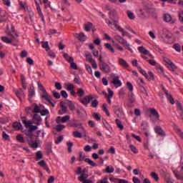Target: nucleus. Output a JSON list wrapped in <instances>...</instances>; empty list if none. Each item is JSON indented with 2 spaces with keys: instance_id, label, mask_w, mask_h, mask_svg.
I'll return each instance as SVG.
<instances>
[{
  "instance_id": "32",
  "label": "nucleus",
  "mask_w": 183,
  "mask_h": 183,
  "mask_svg": "<svg viewBox=\"0 0 183 183\" xmlns=\"http://www.w3.org/2000/svg\"><path fill=\"white\" fill-rule=\"evenodd\" d=\"M77 95L79 98H82L84 95H85V90L82 88H79L77 89Z\"/></svg>"
},
{
  "instance_id": "37",
  "label": "nucleus",
  "mask_w": 183,
  "mask_h": 183,
  "mask_svg": "<svg viewBox=\"0 0 183 183\" xmlns=\"http://www.w3.org/2000/svg\"><path fill=\"white\" fill-rule=\"evenodd\" d=\"M150 175L152 178H154L156 182H158L159 181V177L158 176V174H157L156 172H152Z\"/></svg>"
},
{
  "instance_id": "27",
  "label": "nucleus",
  "mask_w": 183,
  "mask_h": 183,
  "mask_svg": "<svg viewBox=\"0 0 183 183\" xmlns=\"http://www.w3.org/2000/svg\"><path fill=\"white\" fill-rule=\"evenodd\" d=\"M84 162L91 165L92 167H98V164L95 163L94 161L91 160L89 158H86Z\"/></svg>"
},
{
  "instance_id": "29",
  "label": "nucleus",
  "mask_w": 183,
  "mask_h": 183,
  "mask_svg": "<svg viewBox=\"0 0 183 183\" xmlns=\"http://www.w3.org/2000/svg\"><path fill=\"white\" fill-rule=\"evenodd\" d=\"M115 171V169L112 166H107L104 170V172L107 174H112Z\"/></svg>"
},
{
  "instance_id": "21",
  "label": "nucleus",
  "mask_w": 183,
  "mask_h": 183,
  "mask_svg": "<svg viewBox=\"0 0 183 183\" xmlns=\"http://www.w3.org/2000/svg\"><path fill=\"white\" fill-rule=\"evenodd\" d=\"M173 128L175 132L177 134V135H179V137L183 139V132L182 131H181V129H179L178 126H177V124H173Z\"/></svg>"
},
{
  "instance_id": "19",
  "label": "nucleus",
  "mask_w": 183,
  "mask_h": 183,
  "mask_svg": "<svg viewBox=\"0 0 183 183\" xmlns=\"http://www.w3.org/2000/svg\"><path fill=\"white\" fill-rule=\"evenodd\" d=\"M149 112L151 115L156 117V121H159V114L158 113V111L155 109H150Z\"/></svg>"
},
{
  "instance_id": "34",
  "label": "nucleus",
  "mask_w": 183,
  "mask_h": 183,
  "mask_svg": "<svg viewBox=\"0 0 183 183\" xmlns=\"http://www.w3.org/2000/svg\"><path fill=\"white\" fill-rule=\"evenodd\" d=\"M126 14L129 19H132V20L135 19V14H134V13L132 12L131 11L129 10L127 11Z\"/></svg>"
},
{
  "instance_id": "47",
  "label": "nucleus",
  "mask_w": 183,
  "mask_h": 183,
  "mask_svg": "<svg viewBox=\"0 0 183 183\" xmlns=\"http://www.w3.org/2000/svg\"><path fill=\"white\" fill-rule=\"evenodd\" d=\"M66 89L67 91H72V90L75 89V86H74V84H68L66 85Z\"/></svg>"
},
{
  "instance_id": "49",
  "label": "nucleus",
  "mask_w": 183,
  "mask_h": 183,
  "mask_svg": "<svg viewBox=\"0 0 183 183\" xmlns=\"http://www.w3.org/2000/svg\"><path fill=\"white\" fill-rule=\"evenodd\" d=\"M79 161L81 162L83 159H85V154L84 152H79Z\"/></svg>"
},
{
  "instance_id": "55",
  "label": "nucleus",
  "mask_w": 183,
  "mask_h": 183,
  "mask_svg": "<svg viewBox=\"0 0 183 183\" xmlns=\"http://www.w3.org/2000/svg\"><path fill=\"white\" fill-rule=\"evenodd\" d=\"M56 89H58L59 91H61L62 89V84L61 83L56 81L54 85Z\"/></svg>"
},
{
  "instance_id": "30",
  "label": "nucleus",
  "mask_w": 183,
  "mask_h": 183,
  "mask_svg": "<svg viewBox=\"0 0 183 183\" xmlns=\"http://www.w3.org/2000/svg\"><path fill=\"white\" fill-rule=\"evenodd\" d=\"M68 112V108L66 106L61 107V110L58 111L59 115H64V114H66Z\"/></svg>"
},
{
  "instance_id": "58",
  "label": "nucleus",
  "mask_w": 183,
  "mask_h": 183,
  "mask_svg": "<svg viewBox=\"0 0 183 183\" xmlns=\"http://www.w3.org/2000/svg\"><path fill=\"white\" fill-rule=\"evenodd\" d=\"M29 145H30V147H31V148L36 149V148H38V147H39V143H38V142H33Z\"/></svg>"
},
{
  "instance_id": "42",
  "label": "nucleus",
  "mask_w": 183,
  "mask_h": 183,
  "mask_svg": "<svg viewBox=\"0 0 183 183\" xmlns=\"http://www.w3.org/2000/svg\"><path fill=\"white\" fill-rule=\"evenodd\" d=\"M103 111L105 112L106 115L107 117H111V114H109V110H108V108H107V104H103Z\"/></svg>"
},
{
  "instance_id": "54",
  "label": "nucleus",
  "mask_w": 183,
  "mask_h": 183,
  "mask_svg": "<svg viewBox=\"0 0 183 183\" xmlns=\"http://www.w3.org/2000/svg\"><path fill=\"white\" fill-rule=\"evenodd\" d=\"M148 74H149V78H147L148 81H154V79H155L154 73H152V71H149Z\"/></svg>"
},
{
  "instance_id": "22",
  "label": "nucleus",
  "mask_w": 183,
  "mask_h": 183,
  "mask_svg": "<svg viewBox=\"0 0 183 183\" xmlns=\"http://www.w3.org/2000/svg\"><path fill=\"white\" fill-rule=\"evenodd\" d=\"M68 62L70 63V66L71 68H72V69H78V66L76 65V63L74 62V58H69Z\"/></svg>"
},
{
  "instance_id": "20",
  "label": "nucleus",
  "mask_w": 183,
  "mask_h": 183,
  "mask_svg": "<svg viewBox=\"0 0 183 183\" xmlns=\"http://www.w3.org/2000/svg\"><path fill=\"white\" fill-rule=\"evenodd\" d=\"M26 135L27 137L29 145H30L34 142V134H32V132H29L28 133H26Z\"/></svg>"
},
{
  "instance_id": "48",
  "label": "nucleus",
  "mask_w": 183,
  "mask_h": 183,
  "mask_svg": "<svg viewBox=\"0 0 183 183\" xmlns=\"http://www.w3.org/2000/svg\"><path fill=\"white\" fill-rule=\"evenodd\" d=\"M72 147H74V143H72L71 142H67L68 152H69V153L72 152Z\"/></svg>"
},
{
  "instance_id": "15",
  "label": "nucleus",
  "mask_w": 183,
  "mask_h": 183,
  "mask_svg": "<svg viewBox=\"0 0 183 183\" xmlns=\"http://www.w3.org/2000/svg\"><path fill=\"white\" fill-rule=\"evenodd\" d=\"M109 18L110 19H112V24H114V22H115V21H118V19L117 18V11L115 10H112L109 11Z\"/></svg>"
},
{
  "instance_id": "43",
  "label": "nucleus",
  "mask_w": 183,
  "mask_h": 183,
  "mask_svg": "<svg viewBox=\"0 0 183 183\" xmlns=\"http://www.w3.org/2000/svg\"><path fill=\"white\" fill-rule=\"evenodd\" d=\"M36 161H39V159H42V152L41 151L36 152Z\"/></svg>"
},
{
  "instance_id": "60",
  "label": "nucleus",
  "mask_w": 183,
  "mask_h": 183,
  "mask_svg": "<svg viewBox=\"0 0 183 183\" xmlns=\"http://www.w3.org/2000/svg\"><path fill=\"white\" fill-rule=\"evenodd\" d=\"M16 138L17 141H19V142H21V144H24V142H25L24 137L21 135H17Z\"/></svg>"
},
{
  "instance_id": "26",
  "label": "nucleus",
  "mask_w": 183,
  "mask_h": 183,
  "mask_svg": "<svg viewBox=\"0 0 183 183\" xmlns=\"http://www.w3.org/2000/svg\"><path fill=\"white\" fill-rule=\"evenodd\" d=\"M104 46H105L110 52H112V54H115V49H114V47L112 46V45H111V44H109V43H106V44H104Z\"/></svg>"
},
{
  "instance_id": "3",
  "label": "nucleus",
  "mask_w": 183,
  "mask_h": 183,
  "mask_svg": "<svg viewBox=\"0 0 183 183\" xmlns=\"http://www.w3.org/2000/svg\"><path fill=\"white\" fill-rule=\"evenodd\" d=\"M114 39H116L119 44L126 46L127 49H128V51H129L132 54L134 53V50H132V49L129 46V43H128L125 39L117 34L114 36Z\"/></svg>"
},
{
  "instance_id": "36",
  "label": "nucleus",
  "mask_w": 183,
  "mask_h": 183,
  "mask_svg": "<svg viewBox=\"0 0 183 183\" xmlns=\"http://www.w3.org/2000/svg\"><path fill=\"white\" fill-rule=\"evenodd\" d=\"M35 95V90H34V86H30L29 90V98H32Z\"/></svg>"
},
{
  "instance_id": "14",
  "label": "nucleus",
  "mask_w": 183,
  "mask_h": 183,
  "mask_svg": "<svg viewBox=\"0 0 183 183\" xmlns=\"http://www.w3.org/2000/svg\"><path fill=\"white\" fill-rule=\"evenodd\" d=\"M74 36L75 38H77L79 41H81V42H84V41H86V36L84 33H74Z\"/></svg>"
},
{
  "instance_id": "1",
  "label": "nucleus",
  "mask_w": 183,
  "mask_h": 183,
  "mask_svg": "<svg viewBox=\"0 0 183 183\" xmlns=\"http://www.w3.org/2000/svg\"><path fill=\"white\" fill-rule=\"evenodd\" d=\"M6 35L8 36H1V41L4 42V44H12V42H18V33L15 31V27L11 26V30H9V27L7 26V29L6 31Z\"/></svg>"
},
{
  "instance_id": "8",
  "label": "nucleus",
  "mask_w": 183,
  "mask_h": 183,
  "mask_svg": "<svg viewBox=\"0 0 183 183\" xmlns=\"http://www.w3.org/2000/svg\"><path fill=\"white\" fill-rule=\"evenodd\" d=\"M163 21L167 24H171L174 25L177 22V19H172V16L169 14H164L163 15Z\"/></svg>"
},
{
  "instance_id": "62",
  "label": "nucleus",
  "mask_w": 183,
  "mask_h": 183,
  "mask_svg": "<svg viewBox=\"0 0 183 183\" xmlns=\"http://www.w3.org/2000/svg\"><path fill=\"white\" fill-rule=\"evenodd\" d=\"M177 108L179 112H183L182 105L179 102L177 103Z\"/></svg>"
},
{
  "instance_id": "2",
  "label": "nucleus",
  "mask_w": 183,
  "mask_h": 183,
  "mask_svg": "<svg viewBox=\"0 0 183 183\" xmlns=\"http://www.w3.org/2000/svg\"><path fill=\"white\" fill-rule=\"evenodd\" d=\"M21 122L24 124L25 128H29V132H34L38 129V126L34 125L32 120L27 121L26 117H21Z\"/></svg>"
},
{
  "instance_id": "56",
  "label": "nucleus",
  "mask_w": 183,
  "mask_h": 183,
  "mask_svg": "<svg viewBox=\"0 0 183 183\" xmlns=\"http://www.w3.org/2000/svg\"><path fill=\"white\" fill-rule=\"evenodd\" d=\"M97 183H109L107 176L104 177L102 179L99 180Z\"/></svg>"
},
{
  "instance_id": "64",
  "label": "nucleus",
  "mask_w": 183,
  "mask_h": 183,
  "mask_svg": "<svg viewBox=\"0 0 183 183\" xmlns=\"http://www.w3.org/2000/svg\"><path fill=\"white\" fill-rule=\"evenodd\" d=\"M4 5H6V6H11V0H3Z\"/></svg>"
},
{
  "instance_id": "24",
  "label": "nucleus",
  "mask_w": 183,
  "mask_h": 183,
  "mask_svg": "<svg viewBox=\"0 0 183 183\" xmlns=\"http://www.w3.org/2000/svg\"><path fill=\"white\" fill-rule=\"evenodd\" d=\"M138 51L140 52V54H143L144 55L149 54V51L147 49H146L144 46L138 47Z\"/></svg>"
},
{
  "instance_id": "51",
  "label": "nucleus",
  "mask_w": 183,
  "mask_h": 183,
  "mask_svg": "<svg viewBox=\"0 0 183 183\" xmlns=\"http://www.w3.org/2000/svg\"><path fill=\"white\" fill-rule=\"evenodd\" d=\"M64 128H65V125H64V124H58L56 127V130L57 131V132H61V131H62V129H64Z\"/></svg>"
},
{
  "instance_id": "18",
  "label": "nucleus",
  "mask_w": 183,
  "mask_h": 183,
  "mask_svg": "<svg viewBox=\"0 0 183 183\" xmlns=\"http://www.w3.org/2000/svg\"><path fill=\"white\" fill-rule=\"evenodd\" d=\"M39 165H40V167H41V168H43L49 174L51 172V170L49 169V167H48V164H46V163H45L44 160L40 161L39 162Z\"/></svg>"
},
{
  "instance_id": "23",
  "label": "nucleus",
  "mask_w": 183,
  "mask_h": 183,
  "mask_svg": "<svg viewBox=\"0 0 183 183\" xmlns=\"http://www.w3.org/2000/svg\"><path fill=\"white\" fill-rule=\"evenodd\" d=\"M42 98H44V99H46V102H49V104H51V107H53V108L55 107V104L52 103V101H51V96H49L48 94H44L42 96Z\"/></svg>"
},
{
  "instance_id": "10",
  "label": "nucleus",
  "mask_w": 183,
  "mask_h": 183,
  "mask_svg": "<svg viewBox=\"0 0 183 183\" xmlns=\"http://www.w3.org/2000/svg\"><path fill=\"white\" fill-rule=\"evenodd\" d=\"M154 132L159 135V137H167V133L162 129L161 126H156L154 127Z\"/></svg>"
},
{
  "instance_id": "40",
  "label": "nucleus",
  "mask_w": 183,
  "mask_h": 183,
  "mask_svg": "<svg viewBox=\"0 0 183 183\" xmlns=\"http://www.w3.org/2000/svg\"><path fill=\"white\" fill-rule=\"evenodd\" d=\"M41 44H42V48L46 49V52H48V51H49L50 49L48 41H42Z\"/></svg>"
},
{
  "instance_id": "41",
  "label": "nucleus",
  "mask_w": 183,
  "mask_h": 183,
  "mask_svg": "<svg viewBox=\"0 0 183 183\" xmlns=\"http://www.w3.org/2000/svg\"><path fill=\"white\" fill-rule=\"evenodd\" d=\"M115 121H116V124H117V127L119 128L120 131H122L124 129V125H122V123H121V121L118 119H117Z\"/></svg>"
},
{
  "instance_id": "57",
  "label": "nucleus",
  "mask_w": 183,
  "mask_h": 183,
  "mask_svg": "<svg viewBox=\"0 0 183 183\" xmlns=\"http://www.w3.org/2000/svg\"><path fill=\"white\" fill-rule=\"evenodd\" d=\"M93 118H94L96 121H101V116H99V113H94Z\"/></svg>"
},
{
  "instance_id": "33",
  "label": "nucleus",
  "mask_w": 183,
  "mask_h": 183,
  "mask_svg": "<svg viewBox=\"0 0 183 183\" xmlns=\"http://www.w3.org/2000/svg\"><path fill=\"white\" fill-rule=\"evenodd\" d=\"M67 105L70 109V111H75V104H74V102H72V101H67Z\"/></svg>"
},
{
  "instance_id": "16",
  "label": "nucleus",
  "mask_w": 183,
  "mask_h": 183,
  "mask_svg": "<svg viewBox=\"0 0 183 183\" xmlns=\"http://www.w3.org/2000/svg\"><path fill=\"white\" fill-rule=\"evenodd\" d=\"M112 82V84H114V85L116 86V88H119V86H122V85L121 80H119V76H118L113 78Z\"/></svg>"
},
{
  "instance_id": "25",
  "label": "nucleus",
  "mask_w": 183,
  "mask_h": 183,
  "mask_svg": "<svg viewBox=\"0 0 183 183\" xmlns=\"http://www.w3.org/2000/svg\"><path fill=\"white\" fill-rule=\"evenodd\" d=\"M119 64L123 66V68H128V66H129V64H128L127 61H125L124 59H119Z\"/></svg>"
},
{
  "instance_id": "38",
  "label": "nucleus",
  "mask_w": 183,
  "mask_h": 183,
  "mask_svg": "<svg viewBox=\"0 0 183 183\" xmlns=\"http://www.w3.org/2000/svg\"><path fill=\"white\" fill-rule=\"evenodd\" d=\"M8 19V17H6V14L4 13H3V14L0 15V23L2 22H6V20Z\"/></svg>"
},
{
  "instance_id": "13",
  "label": "nucleus",
  "mask_w": 183,
  "mask_h": 183,
  "mask_svg": "<svg viewBox=\"0 0 183 183\" xmlns=\"http://www.w3.org/2000/svg\"><path fill=\"white\" fill-rule=\"evenodd\" d=\"M35 4H36L37 12L39 14V16H40V18L41 19L43 24H45V18L44 17V14L42 13V10L41 9V6H39V4L36 1H35Z\"/></svg>"
},
{
  "instance_id": "17",
  "label": "nucleus",
  "mask_w": 183,
  "mask_h": 183,
  "mask_svg": "<svg viewBox=\"0 0 183 183\" xmlns=\"http://www.w3.org/2000/svg\"><path fill=\"white\" fill-rule=\"evenodd\" d=\"M166 64H167V68H169V69L172 71V72L175 71V69H177V66L172 61H171V60H167Z\"/></svg>"
},
{
  "instance_id": "45",
  "label": "nucleus",
  "mask_w": 183,
  "mask_h": 183,
  "mask_svg": "<svg viewBox=\"0 0 183 183\" xmlns=\"http://www.w3.org/2000/svg\"><path fill=\"white\" fill-rule=\"evenodd\" d=\"M86 61H88V62L92 63L94 60V59H92V55L90 53H88L87 54H86Z\"/></svg>"
},
{
  "instance_id": "31",
  "label": "nucleus",
  "mask_w": 183,
  "mask_h": 183,
  "mask_svg": "<svg viewBox=\"0 0 183 183\" xmlns=\"http://www.w3.org/2000/svg\"><path fill=\"white\" fill-rule=\"evenodd\" d=\"M103 125L106 128V129H107V131H109V132L112 131V127H111V125H109V124L108 123V122H107V120L103 121Z\"/></svg>"
},
{
  "instance_id": "4",
  "label": "nucleus",
  "mask_w": 183,
  "mask_h": 183,
  "mask_svg": "<svg viewBox=\"0 0 183 183\" xmlns=\"http://www.w3.org/2000/svg\"><path fill=\"white\" fill-rule=\"evenodd\" d=\"M136 14L139 18H141L142 19H145L147 17V15L148 14H151V10L147 7H144L143 9H139L136 11Z\"/></svg>"
},
{
  "instance_id": "61",
  "label": "nucleus",
  "mask_w": 183,
  "mask_h": 183,
  "mask_svg": "<svg viewBox=\"0 0 183 183\" xmlns=\"http://www.w3.org/2000/svg\"><path fill=\"white\" fill-rule=\"evenodd\" d=\"M64 139V137L62 136H59L57 137V139L55 140V144H60V142H62V140Z\"/></svg>"
},
{
  "instance_id": "46",
  "label": "nucleus",
  "mask_w": 183,
  "mask_h": 183,
  "mask_svg": "<svg viewBox=\"0 0 183 183\" xmlns=\"http://www.w3.org/2000/svg\"><path fill=\"white\" fill-rule=\"evenodd\" d=\"M39 112H41V107L38 104H35L33 113L39 114Z\"/></svg>"
},
{
  "instance_id": "63",
  "label": "nucleus",
  "mask_w": 183,
  "mask_h": 183,
  "mask_svg": "<svg viewBox=\"0 0 183 183\" xmlns=\"http://www.w3.org/2000/svg\"><path fill=\"white\" fill-rule=\"evenodd\" d=\"M29 16L31 22H34V11H29Z\"/></svg>"
},
{
  "instance_id": "28",
  "label": "nucleus",
  "mask_w": 183,
  "mask_h": 183,
  "mask_svg": "<svg viewBox=\"0 0 183 183\" xmlns=\"http://www.w3.org/2000/svg\"><path fill=\"white\" fill-rule=\"evenodd\" d=\"M13 128H14V129L16 131H19V129H22V124L18 122H16L13 124Z\"/></svg>"
},
{
  "instance_id": "52",
  "label": "nucleus",
  "mask_w": 183,
  "mask_h": 183,
  "mask_svg": "<svg viewBox=\"0 0 183 183\" xmlns=\"http://www.w3.org/2000/svg\"><path fill=\"white\" fill-rule=\"evenodd\" d=\"M129 148H130L131 151L132 152H134V154H138V149H137V147L135 146L130 144Z\"/></svg>"
},
{
  "instance_id": "53",
  "label": "nucleus",
  "mask_w": 183,
  "mask_h": 183,
  "mask_svg": "<svg viewBox=\"0 0 183 183\" xmlns=\"http://www.w3.org/2000/svg\"><path fill=\"white\" fill-rule=\"evenodd\" d=\"M173 48L177 52H181V46L179 44H174Z\"/></svg>"
},
{
  "instance_id": "7",
  "label": "nucleus",
  "mask_w": 183,
  "mask_h": 183,
  "mask_svg": "<svg viewBox=\"0 0 183 183\" xmlns=\"http://www.w3.org/2000/svg\"><path fill=\"white\" fill-rule=\"evenodd\" d=\"M99 68L103 74H109L112 71L111 66L105 62L99 63Z\"/></svg>"
},
{
  "instance_id": "39",
  "label": "nucleus",
  "mask_w": 183,
  "mask_h": 183,
  "mask_svg": "<svg viewBox=\"0 0 183 183\" xmlns=\"http://www.w3.org/2000/svg\"><path fill=\"white\" fill-rule=\"evenodd\" d=\"M92 23H89L87 24H85L84 26V29L86 32H89V31H91V29H92Z\"/></svg>"
},
{
  "instance_id": "44",
  "label": "nucleus",
  "mask_w": 183,
  "mask_h": 183,
  "mask_svg": "<svg viewBox=\"0 0 183 183\" xmlns=\"http://www.w3.org/2000/svg\"><path fill=\"white\" fill-rule=\"evenodd\" d=\"M99 104V102H98V99H94L92 102L91 107L92 108H97Z\"/></svg>"
},
{
  "instance_id": "50",
  "label": "nucleus",
  "mask_w": 183,
  "mask_h": 183,
  "mask_svg": "<svg viewBox=\"0 0 183 183\" xmlns=\"http://www.w3.org/2000/svg\"><path fill=\"white\" fill-rule=\"evenodd\" d=\"M73 137H74V138H81L82 134H81V132L75 131L73 132Z\"/></svg>"
},
{
  "instance_id": "6",
  "label": "nucleus",
  "mask_w": 183,
  "mask_h": 183,
  "mask_svg": "<svg viewBox=\"0 0 183 183\" xmlns=\"http://www.w3.org/2000/svg\"><path fill=\"white\" fill-rule=\"evenodd\" d=\"M106 24H107L109 28H111L112 29L116 28L117 31L122 33L124 31V29L118 25V21L117 20H114V23H112L111 21L106 19Z\"/></svg>"
},
{
  "instance_id": "35",
  "label": "nucleus",
  "mask_w": 183,
  "mask_h": 183,
  "mask_svg": "<svg viewBox=\"0 0 183 183\" xmlns=\"http://www.w3.org/2000/svg\"><path fill=\"white\" fill-rule=\"evenodd\" d=\"M73 127L78 128L79 129H82L83 132H85V129H84V127L81 123L80 124L73 123Z\"/></svg>"
},
{
  "instance_id": "59",
  "label": "nucleus",
  "mask_w": 183,
  "mask_h": 183,
  "mask_svg": "<svg viewBox=\"0 0 183 183\" xmlns=\"http://www.w3.org/2000/svg\"><path fill=\"white\" fill-rule=\"evenodd\" d=\"M15 94L16 97H18L19 99H21V95H24V92H22V89H20V90L16 91Z\"/></svg>"
},
{
  "instance_id": "11",
  "label": "nucleus",
  "mask_w": 183,
  "mask_h": 183,
  "mask_svg": "<svg viewBox=\"0 0 183 183\" xmlns=\"http://www.w3.org/2000/svg\"><path fill=\"white\" fill-rule=\"evenodd\" d=\"M42 122V118L41 116L38 114H34L33 115V124H35L37 126L41 125V123Z\"/></svg>"
},
{
  "instance_id": "9",
  "label": "nucleus",
  "mask_w": 183,
  "mask_h": 183,
  "mask_svg": "<svg viewBox=\"0 0 183 183\" xmlns=\"http://www.w3.org/2000/svg\"><path fill=\"white\" fill-rule=\"evenodd\" d=\"M69 119H71V116L69 115H66L62 117H57L56 119V124H60V123L65 124V122H68Z\"/></svg>"
},
{
  "instance_id": "12",
  "label": "nucleus",
  "mask_w": 183,
  "mask_h": 183,
  "mask_svg": "<svg viewBox=\"0 0 183 183\" xmlns=\"http://www.w3.org/2000/svg\"><path fill=\"white\" fill-rule=\"evenodd\" d=\"M113 108L114 114L115 115H117V117H118V118H122V117H124V112H122V109H121L118 106H114Z\"/></svg>"
},
{
  "instance_id": "5",
  "label": "nucleus",
  "mask_w": 183,
  "mask_h": 183,
  "mask_svg": "<svg viewBox=\"0 0 183 183\" xmlns=\"http://www.w3.org/2000/svg\"><path fill=\"white\" fill-rule=\"evenodd\" d=\"M96 97L97 96L95 94L86 95L84 98H80L79 102H81V104L84 105V107H87L88 104H89L91 102V101H92V99H94V98H96Z\"/></svg>"
}]
</instances>
